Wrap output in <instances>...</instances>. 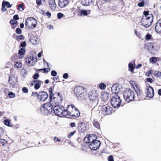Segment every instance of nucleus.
<instances>
[{
    "mask_svg": "<svg viewBox=\"0 0 161 161\" xmlns=\"http://www.w3.org/2000/svg\"><path fill=\"white\" fill-rule=\"evenodd\" d=\"M48 89L49 92L50 102L52 103L53 106L60 105L63 100V97L61 93L56 92L53 94L52 87H50Z\"/></svg>",
    "mask_w": 161,
    "mask_h": 161,
    "instance_id": "f257e3e1",
    "label": "nucleus"
},
{
    "mask_svg": "<svg viewBox=\"0 0 161 161\" xmlns=\"http://www.w3.org/2000/svg\"><path fill=\"white\" fill-rule=\"evenodd\" d=\"M80 114L79 110L74 105H68L66 109V117L72 119L80 116Z\"/></svg>",
    "mask_w": 161,
    "mask_h": 161,
    "instance_id": "f03ea898",
    "label": "nucleus"
},
{
    "mask_svg": "<svg viewBox=\"0 0 161 161\" xmlns=\"http://www.w3.org/2000/svg\"><path fill=\"white\" fill-rule=\"evenodd\" d=\"M54 108L52 103L50 102L46 103L43 105L41 108V111L42 114L45 115L50 114Z\"/></svg>",
    "mask_w": 161,
    "mask_h": 161,
    "instance_id": "7ed1b4c3",
    "label": "nucleus"
},
{
    "mask_svg": "<svg viewBox=\"0 0 161 161\" xmlns=\"http://www.w3.org/2000/svg\"><path fill=\"white\" fill-rule=\"evenodd\" d=\"M123 95L125 100L128 102L134 100L135 93L130 89H126L123 92Z\"/></svg>",
    "mask_w": 161,
    "mask_h": 161,
    "instance_id": "20e7f679",
    "label": "nucleus"
},
{
    "mask_svg": "<svg viewBox=\"0 0 161 161\" xmlns=\"http://www.w3.org/2000/svg\"><path fill=\"white\" fill-rule=\"evenodd\" d=\"M53 110L56 115L61 117H66V109L64 106H54Z\"/></svg>",
    "mask_w": 161,
    "mask_h": 161,
    "instance_id": "39448f33",
    "label": "nucleus"
},
{
    "mask_svg": "<svg viewBox=\"0 0 161 161\" xmlns=\"http://www.w3.org/2000/svg\"><path fill=\"white\" fill-rule=\"evenodd\" d=\"M36 20L34 18L30 17L25 19V26L29 30L35 28L36 26Z\"/></svg>",
    "mask_w": 161,
    "mask_h": 161,
    "instance_id": "423d86ee",
    "label": "nucleus"
},
{
    "mask_svg": "<svg viewBox=\"0 0 161 161\" xmlns=\"http://www.w3.org/2000/svg\"><path fill=\"white\" fill-rule=\"evenodd\" d=\"M110 103L113 107L116 108L120 106L121 103V100L119 96L114 95L111 98Z\"/></svg>",
    "mask_w": 161,
    "mask_h": 161,
    "instance_id": "0eeeda50",
    "label": "nucleus"
},
{
    "mask_svg": "<svg viewBox=\"0 0 161 161\" xmlns=\"http://www.w3.org/2000/svg\"><path fill=\"white\" fill-rule=\"evenodd\" d=\"M89 100L92 103H97L98 100L99 95L97 91L93 90L88 93Z\"/></svg>",
    "mask_w": 161,
    "mask_h": 161,
    "instance_id": "6e6552de",
    "label": "nucleus"
},
{
    "mask_svg": "<svg viewBox=\"0 0 161 161\" xmlns=\"http://www.w3.org/2000/svg\"><path fill=\"white\" fill-rule=\"evenodd\" d=\"M153 17H142L141 20V25L145 27H148L151 24L153 21Z\"/></svg>",
    "mask_w": 161,
    "mask_h": 161,
    "instance_id": "1a4fd4ad",
    "label": "nucleus"
},
{
    "mask_svg": "<svg viewBox=\"0 0 161 161\" xmlns=\"http://www.w3.org/2000/svg\"><path fill=\"white\" fill-rule=\"evenodd\" d=\"M101 110L104 115H110L112 113L113 111V108L107 104L103 105Z\"/></svg>",
    "mask_w": 161,
    "mask_h": 161,
    "instance_id": "9d476101",
    "label": "nucleus"
},
{
    "mask_svg": "<svg viewBox=\"0 0 161 161\" xmlns=\"http://www.w3.org/2000/svg\"><path fill=\"white\" fill-rule=\"evenodd\" d=\"M74 92L77 97H80V98H84L86 93L84 92V88L81 86H78L74 89Z\"/></svg>",
    "mask_w": 161,
    "mask_h": 161,
    "instance_id": "9b49d317",
    "label": "nucleus"
},
{
    "mask_svg": "<svg viewBox=\"0 0 161 161\" xmlns=\"http://www.w3.org/2000/svg\"><path fill=\"white\" fill-rule=\"evenodd\" d=\"M97 137L94 134H89L85 137L84 139V141L86 143H91L96 140H97Z\"/></svg>",
    "mask_w": 161,
    "mask_h": 161,
    "instance_id": "f8f14e48",
    "label": "nucleus"
},
{
    "mask_svg": "<svg viewBox=\"0 0 161 161\" xmlns=\"http://www.w3.org/2000/svg\"><path fill=\"white\" fill-rule=\"evenodd\" d=\"M100 144V142L99 140H96L90 143L89 145V147L92 150H96L99 148Z\"/></svg>",
    "mask_w": 161,
    "mask_h": 161,
    "instance_id": "ddd939ff",
    "label": "nucleus"
},
{
    "mask_svg": "<svg viewBox=\"0 0 161 161\" xmlns=\"http://www.w3.org/2000/svg\"><path fill=\"white\" fill-rule=\"evenodd\" d=\"M146 89V94L147 96L149 98H153L154 96V90L153 88L149 85Z\"/></svg>",
    "mask_w": 161,
    "mask_h": 161,
    "instance_id": "4468645a",
    "label": "nucleus"
},
{
    "mask_svg": "<svg viewBox=\"0 0 161 161\" xmlns=\"http://www.w3.org/2000/svg\"><path fill=\"white\" fill-rule=\"evenodd\" d=\"M48 95L47 93L44 91H41L38 92V99L40 101L44 102L47 98Z\"/></svg>",
    "mask_w": 161,
    "mask_h": 161,
    "instance_id": "2eb2a0df",
    "label": "nucleus"
},
{
    "mask_svg": "<svg viewBox=\"0 0 161 161\" xmlns=\"http://www.w3.org/2000/svg\"><path fill=\"white\" fill-rule=\"evenodd\" d=\"M77 129L80 132L83 133L86 130V124L84 122H79L78 124Z\"/></svg>",
    "mask_w": 161,
    "mask_h": 161,
    "instance_id": "dca6fc26",
    "label": "nucleus"
},
{
    "mask_svg": "<svg viewBox=\"0 0 161 161\" xmlns=\"http://www.w3.org/2000/svg\"><path fill=\"white\" fill-rule=\"evenodd\" d=\"M8 81L10 84V86L13 87L16 85L17 81V79L14 75H11L9 76Z\"/></svg>",
    "mask_w": 161,
    "mask_h": 161,
    "instance_id": "f3484780",
    "label": "nucleus"
},
{
    "mask_svg": "<svg viewBox=\"0 0 161 161\" xmlns=\"http://www.w3.org/2000/svg\"><path fill=\"white\" fill-rule=\"evenodd\" d=\"M155 31L158 33H161V19L157 20L154 24Z\"/></svg>",
    "mask_w": 161,
    "mask_h": 161,
    "instance_id": "a211bd4d",
    "label": "nucleus"
},
{
    "mask_svg": "<svg viewBox=\"0 0 161 161\" xmlns=\"http://www.w3.org/2000/svg\"><path fill=\"white\" fill-rule=\"evenodd\" d=\"M135 92L137 95L139 100H143L145 99V95L143 92L141 91L140 88L138 89H136V90Z\"/></svg>",
    "mask_w": 161,
    "mask_h": 161,
    "instance_id": "6ab92c4d",
    "label": "nucleus"
},
{
    "mask_svg": "<svg viewBox=\"0 0 161 161\" xmlns=\"http://www.w3.org/2000/svg\"><path fill=\"white\" fill-rule=\"evenodd\" d=\"M25 61L26 64L30 66L33 65L35 63L34 57L32 56H29L27 57Z\"/></svg>",
    "mask_w": 161,
    "mask_h": 161,
    "instance_id": "aec40b11",
    "label": "nucleus"
},
{
    "mask_svg": "<svg viewBox=\"0 0 161 161\" xmlns=\"http://www.w3.org/2000/svg\"><path fill=\"white\" fill-rule=\"evenodd\" d=\"M33 82L35 83L34 87L36 90L39 89L41 85H43V81L39 80H34Z\"/></svg>",
    "mask_w": 161,
    "mask_h": 161,
    "instance_id": "412c9836",
    "label": "nucleus"
},
{
    "mask_svg": "<svg viewBox=\"0 0 161 161\" xmlns=\"http://www.w3.org/2000/svg\"><path fill=\"white\" fill-rule=\"evenodd\" d=\"M69 3V0H59L58 5L60 8H63L67 6Z\"/></svg>",
    "mask_w": 161,
    "mask_h": 161,
    "instance_id": "4be33fe9",
    "label": "nucleus"
},
{
    "mask_svg": "<svg viewBox=\"0 0 161 161\" xmlns=\"http://www.w3.org/2000/svg\"><path fill=\"white\" fill-rule=\"evenodd\" d=\"M110 96L109 94L107 92H103L101 93V97L103 101L108 100Z\"/></svg>",
    "mask_w": 161,
    "mask_h": 161,
    "instance_id": "5701e85b",
    "label": "nucleus"
},
{
    "mask_svg": "<svg viewBox=\"0 0 161 161\" xmlns=\"http://www.w3.org/2000/svg\"><path fill=\"white\" fill-rule=\"evenodd\" d=\"M49 5L50 8L52 10H55L57 7L55 0H49Z\"/></svg>",
    "mask_w": 161,
    "mask_h": 161,
    "instance_id": "b1692460",
    "label": "nucleus"
},
{
    "mask_svg": "<svg viewBox=\"0 0 161 161\" xmlns=\"http://www.w3.org/2000/svg\"><path fill=\"white\" fill-rule=\"evenodd\" d=\"M130 83L131 86L133 88L135 91H136V89H139L140 88V86L137 84L136 81L133 80H130L129 81Z\"/></svg>",
    "mask_w": 161,
    "mask_h": 161,
    "instance_id": "393cba45",
    "label": "nucleus"
},
{
    "mask_svg": "<svg viewBox=\"0 0 161 161\" xmlns=\"http://www.w3.org/2000/svg\"><path fill=\"white\" fill-rule=\"evenodd\" d=\"M12 36L14 38L18 41H19L20 40H23L25 39V37L23 35H16L15 34H14Z\"/></svg>",
    "mask_w": 161,
    "mask_h": 161,
    "instance_id": "a878e982",
    "label": "nucleus"
},
{
    "mask_svg": "<svg viewBox=\"0 0 161 161\" xmlns=\"http://www.w3.org/2000/svg\"><path fill=\"white\" fill-rule=\"evenodd\" d=\"M10 23L11 25L12 28L13 29H14L16 26L18 24V22L13 19H12L10 20Z\"/></svg>",
    "mask_w": 161,
    "mask_h": 161,
    "instance_id": "bb28decb",
    "label": "nucleus"
},
{
    "mask_svg": "<svg viewBox=\"0 0 161 161\" xmlns=\"http://www.w3.org/2000/svg\"><path fill=\"white\" fill-rule=\"evenodd\" d=\"M81 10L78 7L77 8H72V11L74 12V14H77L78 16H80V13Z\"/></svg>",
    "mask_w": 161,
    "mask_h": 161,
    "instance_id": "cd10ccee",
    "label": "nucleus"
},
{
    "mask_svg": "<svg viewBox=\"0 0 161 161\" xmlns=\"http://www.w3.org/2000/svg\"><path fill=\"white\" fill-rule=\"evenodd\" d=\"M92 0H81V4L84 6H88L92 3Z\"/></svg>",
    "mask_w": 161,
    "mask_h": 161,
    "instance_id": "c85d7f7f",
    "label": "nucleus"
},
{
    "mask_svg": "<svg viewBox=\"0 0 161 161\" xmlns=\"http://www.w3.org/2000/svg\"><path fill=\"white\" fill-rule=\"evenodd\" d=\"M4 136L0 137V145L3 146L7 145L8 144V141L4 139Z\"/></svg>",
    "mask_w": 161,
    "mask_h": 161,
    "instance_id": "c756f323",
    "label": "nucleus"
},
{
    "mask_svg": "<svg viewBox=\"0 0 161 161\" xmlns=\"http://www.w3.org/2000/svg\"><path fill=\"white\" fill-rule=\"evenodd\" d=\"M153 46L152 43H148L145 44L144 47L148 50H150L153 48Z\"/></svg>",
    "mask_w": 161,
    "mask_h": 161,
    "instance_id": "7c9ffc66",
    "label": "nucleus"
},
{
    "mask_svg": "<svg viewBox=\"0 0 161 161\" xmlns=\"http://www.w3.org/2000/svg\"><path fill=\"white\" fill-rule=\"evenodd\" d=\"M154 76L159 79H161V72L155 71L153 73Z\"/></svg>",
    "mask_w": 161,
    "mask_h": 161,
    "instance_id": "2f4dec72",
    "label": "nucleus"
},
{
    "mask_svg": "<svg viewBox=\"0 0 161 161\" xmlns=\"http://www.w3.org/2000/svg\"><path fill=\"white\" fill-rule=\"evenodd\" d=\"M90 12V10L88 11L86 10H81L80 13V16H82V15L84 16L87 15L88 14H89Z\"/></svg>",
    "mask_w": 161,
    "mask_h": 161,
    "instance_id": "473e14b6",
    "label": "nucleus"
},
{
    "mask_svg": "<svg viewBox=\"0 0 161 161\" xmlns=\"http://www.w3.org/2000/svg\"><path fill=\"white\" fill-rule=\"evenodd\" d=\"M41 70L43 71L42 72L43 73H47L50 70V69L49 68H44L43 69H36V72H38V71H40Z\"/></svg>",
    "mask_w": 161,
    "mask_h": 161,
    "instance_id": "72a5a7b5",
    "label": "nucleus"
},
{
    "mask_svg": "<svg viewBox=\"0 0 161 161\" xmlns=\"http://www.w3.org/2000/svg\"><path fill=\"white\" fill-rule=\"evenodd\" d=\"M143 14L144 16L143 17H153V15L152 14H149V12L148 11H144Z\"/></svg>",
    "mask_w": 161,
    "mask_h": 161,
    "instance_id": "f704fd0d",
    "label": "nucleus"
},
{
    "mask_svg": "<svg viewBox=\"0 0 161 161\" xmlns=\"http://www.w3.org/2000/svg\"><path fill=\"white\" fill-rule=\"evenodd\" d=\"M158 58H159L153 57L150 58L149 61L151 63L154 64L158 60Z\"/></svg>",
    "mask_w": 161,
    "mask_h": 161,
    "instance_id": "c9c22d12",
    "label": "nucleus"
},
{
    "mask_svg": "<svg viewBox=\"0 0 161 161\" xmlns=\"http://www.w3.org/2000/svg\"><path fill=\"white\" fill-rule=\"evenodd\" d=\"M30 41L33 45H35L37 43V41L36 40V38L35 37H31L30 39Z\"/></svg>",
    "mask_w": 161,
    "mask_h": 161,
    "instance_id": "e433bc0d",
    "label": "nucleus"
},
{
    "mask_svg": "<svg viewBox=\"0 0 161 161\" xmlns=\"http://www.w3.org/2000/svg\"><path fill=\"white\" fill-rule=\"evenodd\" d=\"M4 124L8 126L13 127V125L11 124L10 121L9 119H5L4 121Z\"/></svg>",
    "mask_w": 161,
    "mask_h": 161,
    "instance_id": "4c0bfd02",
    "label": "nucleus"
},
{
    "mask_svg": "<svg viewBox=\"0 0 161 161\" xmlns=\"http://www.w3.org/2000/svg\"><path fill=\"white\" fill-rule=\"evenodd\" d=\"M129 70L130 71L132 72L133 71L135 68V67H134L133 64L132 63H130L128 65Z\"/></svg>",
    "mask_w": 161,
    "mask_h": 161,
    "instance_id": "58836bf2",
    "label": "nucleus"
},
{
    "mask_svg": "<svg viewBox=\"0 0 161 161\" xmlns=\"http://www.w3.org/2000/svg\"><path fill=\"white\" fill-rule=\"evenodd\" d=\"M27 73V72L26 69L24 68H22L21 71V75L24 77H25Z\"/></svg>",
    "mask_w": 161,
    "mask_h": 161,
    "instance_id": "ea45409f",
    "label": "nucleus"
},
{
    "mask_svg": "<svg viewBox=\"0 0 161 161\" xmlns=\"http://www.w3.org/2000/svg\"><path fill=\"white\" fill-rule=\"evenodd\" d=\"M93 125L95 127L98 129L100 128V125L98 122L94 121L93 123Z\"/></svg>",
    "mask_w": 161,
    "mask_h": 161,
    "instance_id": "a19ab883",
    "label": "nucleus"
},
{
    "mask_svg": "<svg viewBox=\"0 0 161 161\" xmlns=\"http://www.w3.org/2000/svg\"><path fill=\"white\" fill-rule=\"evenodd\" d=\"M106 87V85L103 83H101L99 85V88L102 90H104Z\"/></svg>",
    "mask_w": 161,
    "mask_h": 161,
    "instance_id": "79ce46f5",
    "label": "nucleus"
},
{
    "mask_svg": "<svg viewBox=\"0 0 161 161\" xmlns=\"http://www.w3.org/2000/svg\"><path fill=\"white\" fill-rule=\"evenodd\" d=\"M25 52V50L24 48H21L19 50L18 53L20 55H23Z\"/></svg>",
    "mask_w": 161,
    "mask_h": 161,
    "instance_id": "37998d69",
    "label": "nucleus"
},
{
    "mask_svg": "<svg viewBox=\"0 0 161 161\" xmlns=\"http://www.w3.org/2000/svg\"><path fill=\"white\" fill-rule=\"evenodd\" d=\"M22 66V64L20 62H16L14 64V66L17 68L21 67Z\"/></svg>",
    "mask_w": 161,
    "mask_h": 161,
    "instance_id": "c03bdc74",
    "label": "nucleus"
},
{
    "mask_svg": "<svg viewBox=\"0 0 161 161\" xmlns=\"http://www.w3.org/2000/svg\"><path fill=\"white\" fill-rule=\"evenodd\" d=\"M145 38L147 40H150L151 39H153V37L152 36L151 34L147 33L145 36Z\"/></svg>",
    "mask_w": 161,
    "mask_h": 161,
    "instance_id": "a18cd8bd",
    "label": "nucleus"
},
{
    "mask_svg": "<svg viewBox=\"0 0 161 161\" xmlns=\"http://www.w3.org/2000/svg\"><path fill=\"white\" fill-rule=\"evenodd\" d=\"M4 133V129L3 128L0 127V137L4 136L5 135Z\"/></svg>",
    "mask_w": 161,
    "mask_h": 161,
    "instance_id": "49530a36",
    "label": "nucleus"
},
{
    "mask_svg": "<svg viewBox=\"0 0 161 161\" xmlns=\"http://www.w3.org/2000/svg\"><path fill=\"white\" fill-rule=\"evenodd\" d=\"M24 5L22 3L20 4L19 5V6L17 8L20 11L23 10L24 9L23 8Z\"/></svg>",
    "mask_w": 161,
    "mask_h": 161,
    "instance_id": "de8ad7c7",
    "label": "nucleus"
},
{
    "mask_svg": "<svg viewBox=\"0 0 161 161\" xmlns=\"http://www.w3.org/2000/svg\"><path fill=\"white\" fill-rule=\"evenodd\" d=\"M1 10L3 12H5L7 10V9L5 8V4H4V1H3V2L2 4V7L1 8Z\"/></svg>",
    "mask_w": 161,
    "mask_h": 161,
    "instance_id": "09e8293b",
    "label": "nucleus"
},
{
    "mask_svg": "<svg viewBox=\"0 0 161 161\" xmlns=\"http://www.w3.org/2000/svg\"><path fill=\"white\" fill-rule=\"evenodd\" d=\"M8 95L10 98H14L15 96V94L11 92H9Z\"/></svg>",
    "mask_w": 161,
    "mask_h": 161,
    "instance_id": "8fccbe9b",
    "label": "nucleus"
},
{
    "mask_svg": "<svg viewBox=\"0 0 161 161\" xmlns=\"http://www.w3.org/2000/svg\"><path fill=\"white\" fill-rule=\"evenodd\" d=\"M64 14L61 13H59L57 14V18L60 19L64 16Z\"/></svg>",
    "mask_w": 161,
    "mask_h": 161,
    "instance_id": "3c124183",
    "label": "nucleus"
},
{
    "mask_svg": "<svg viewBox=\"0 0 161 161\" xmlns=\"http://www.w3.org/2000/svg\"><path fill=\"white\" fill-rule=\"evenodd\" d=\"M39 75L38 73H36L34 75L33 77V78L35 80H37V79L39 77Z\"/></svg>",
    "mask_w": 161,
    "mask_h": 161,
    "instance_id": "603ef678",
    "label": "nucleus"
},
{
    "mask_svg": "<svg viewBox=\"0 0 161 161\" xmlns=\"http://www.w3.org/2000/svg\"><path fill=\"white\" fill-rule=\"evenodd\" d=\"M144 3L145 2L143 0L142 2L139 3L137 6L140 7H142L144 6Z\"/></svg>",
    "mask_w": 161,
    "mask_h": 161,
    "instance_id": "864d4df0",
    "label": "nucleus"
},
{
    "mask_svg": "<svg viewBox=\"0 0 161 161\" xmlns=\"http://www.w3.org/2000/svg\"><path fill=\"white\" fill-rule=\"evenodd\" d=\"M16 32L17 34H20L22 33V30L19 28H18L16 29Z\"/></svg>",
    "mask_w": 161,
    "mask_h": 161,
    "instance_id": "5fc2aeb1",
    "label": "nucleus"
},
{
    "mask_svg": "<svg viewBox=\"0 0 161 161\" xmlns=\"http://www.w3.org/2000/svg\"><path fill=\"white\" fill-rule=\"evenodd\" d=\"M76 131L75 130H74V131L71 132L68 135V137L70 138L71 136L73 135L75 133Z\"/></svg>",
    "mask_w": 161,
    "mask_h": 161,
    "instance_id": "6e6d98bb",
    "label": "nucleus"
},
{
    "mask_svg": "<svg viewBox=\"0 0 161 161\" xmlns=\"http://www.w3.org/2000/svg\"><path fill=\"white\" fill-rule=\"evenodd\" d=\"M5 5L8 8H10L11 6L8 2H4Z\"/></svg>",
    "mask_w": 161,
    "mask_h": 161,
    "instance_id": "4d7b16f0",
    "label": "nucleus"
},
{
    "mask_svg": "<svg viewBox=\"0 0 161 161\" xmlns=\"http://www.w3.org/2000/svg\"><path fill=\"white\" fill-rule=\"evenodd\" d=\"M61 140L57 137H55L54 138V141L56 143L61 141Z\"/></svg>",
    "mask_w": 161,
    "mask_h": 161,
    "instance_id": "13d9d810",
    "label": "nucleus"
},
{
    "mask_svg": "<svg viewBox=\"0 0 161 161\" xmlns=\"http://www.w3.org/2000/svg\"><path fill=\"white\" fill-rule=\"evenodd\" d=\"M22 91L25 93H27L28 92V89L26 87H24L22 89Z\"/></svg>",
    "mask_w": 161,
    "mask_h": 161,
    "instance_id": "bf43d9fd",
    "label": "nucleus"
},
{
    "mask_svg": "<svg viewBox=\"0 0 161 161\" xmlns=\"http://www.w3.org/2000/svg\"><path fill=\"white\" fill-rule=\"evenodd\" d=\"M152 70H148V71L146 72L145 75L147 76H149L150 75L152 74Z\"/></svg>",
    "mask_w": 161,
    "mask_h": 161,
    "instance_id": "052dcab7",
    "label": "nucleus"
},
{
    "mask_svg": "<svg viewBox=\"0 0 161 161\" xmlns=\"http://www.w3.org/2000/svg\"><path fill=\"white\" fill-rule=\"evenodd\" d=\"M57 73L56 71L54 70L52 71L51 72V75L52 76H55L56 75Z\"/></svg>",
    "mask_w": 161,
    "mask_h": 161,
    "instance_id": "680f3d73",
    "label": "nucleus"
},
{
    "mask_svg": "<svg viewBox=\"0 0 161 161\" xmlns=\"http://www.w3.org/2000/svg\"><path fill=\"white\" fill-rule=\"evenodd\" d=\"M38 93H37V92H32L31 96L33 97L36 96L38 98Z\"/></svg>",
    "mask_w": 161,
    "mask_h": 161,
    "instance_id": "e2e57ef3",
    "label": "nucleus"
},
{
    "mask_svg": "<svg viewBox=\"0 0 161 161\" xmlns=\"http://www.w3.org/2000/svg\"><path fill=\"white\" fill-rule=\"evenodd\" d=\"M88 149L87 147L85 146L84 145H82L81 147V149L84 151H87Z\"/></svg>",
    "mask_w": 161,
    "mask_h": 161,
    "instance_id": "0e129e2a",
    "label": "nucleus"
},
{
    "mask_svg": "<svg viewBox=\"0 0 161 161\" xmlns=\"http://www.w3.org/2000/svg\"><path fill=\"white\" fill-rule=\"evenodd\" d=\"M36 3L38 6H39L42 5L41 0H36Z\"/></svg>",
    "mask_w": 161,
    "mask_h": 161,
    "instance_id": "69168bd1",
    "label": "nucleus"
},
{
    "mask_svg": "<svg viewBox=\"0 0 161 161\" xmlns=\"http://www.w3.org/2000/svg\"><path fill=\"white\" fill-rule=\"evenodd\" d=\"M108 161H114L113 156L112 155H110L108 158Z\"/></svg>",
    "mask_w": 161,
    "mask_h": 161,
    "instance_id": "338daca9",
    "label": "nucleus"
},
{
    "mask_svg": "<svg viewBox=\"0 0 161 161\" xmlns=\"http://www.w3.org/2000/svg\"><path fill=\"white\" fill-rule=\"evenodd\" d=\"M146 81L149 82L150 83H152L153 82V80L150 78H148L147 79H146Z\"/></svg>",
    "mask_w": 161,
    "mask_h": 161,
    "instance_id": "774afa93",
    "label": "nucleus"
}]
</instances>
